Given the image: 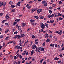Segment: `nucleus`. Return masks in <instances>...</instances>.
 Listing matches in <instances>:
<instances>
[{
    "mask_svg": "<svg viewBox=\"0 0 64 64\" xmlns=\"http://www.w3.org/2000/svg\"><path fill=\"white\" fill-rule=\"evenodd\" d=\"M58 16V14H55V17H57Z\"/></svg>",
    "mask_w": 64,
    "mask_h": 64,
    "instance_id": "nucleus-57",
    "label": "nucleus"
},
{
    "mask_svg": "<svg viewBox=\"0 0 64 64\" xmlns=\"http://www.w3.org/2000/svg\"><path fill=\"white\" fill-rule=\"evenodd\" d=\"M28 40H27L26 41V42L24 43V45H25L26 44H27V43H28Z\"/></svg>",
    "mask_w": 64,
    "mask_h": 64,
    "instance_id": "nucleus-44",
    "label": "nucleus"
},
{
    "mask_svg": "<svg viewBox=\"0 0 64 64\" xmlns=\"http://www.w3.org/2000/svg\"><path fill=\"white\" fill-rule=\"evenodd\" d=\"M16 61L15 60L14 62L13 63V64H16Z\"/></svg>",
    "mask_w": 64,
    "mask_h": 64,
    "instance_id": "nucleus-53",
    "label": "nucleus"
},
{
    "mask_svg": "<svg viewBox=\"0 0 64 64\" xmlns=\"http://www.w3.org/2000/svg\"><path fill=\"white\" fill-rule=\"evenodd\" d=\"M46 62L44 61L43 62V64H46Z\"/></svg>",
    "mask_w": 64,
    "mask_h": 64,
    "instance_id": "nucleus-64",
    "label": "nucleus"
},
{
    "mask_svg": "<svg viewBox=\"0 0 64 64\" xmlns=\"http://www.w3.org/2000/svg\"><path fill=\"white\" fill-rule=\"evenodd\" d=\"M17 5H18V6H20V2H18L17 4Z\"/></svg>",
    "mask_w": 64,
    "mask_h": 64,
    "instance_id": "nucleus-32",
    "label": "nucleus"
},
{
    "mask_svg": "<svg viewBox=\"0 0 64 64\" xmlns=\"http://www.w3.org/2000/svg\"><path fill=\"white\" fill-rule=\"evenodd\" d=\"M43 24V23L42 22L40 24V26H41V28L42 29H44V28H45V24Z\"/></svg>",
    "mask_w": 64,
    "mask_h": 64,
    "instance_id": "nucleus-1",
    "label": "nucleus"
},
{
    "mask_svg": "<svg viewBox=\"0 0 64 64\" xmlns=\"http://www.w3.org/2000/svg\"><path fill=\"white\" fill-rule=\"evenodd\" d=\"M18 30H19V31H20V30H21V26H19L18 28Z\"/></svg>",
    "mask_w": 64,
    "mask_h": 64,
    "instance_id": "nucleus-7",
    "label": "nucleus"
},
{
    "mask_svg": "<svg viewBox=\"0 0 64 64\" xmlns=\"http://www.w3.org/2000/svg\"><path fill=\"white\" fill-rule=\"evenodd\" d=\"M3 13H1L0 14V15L1 16H2L3 15Z\"/></svg>",
    "mask_w": 64,
    "mask_h": 64,
    "instance_id": "nucleus-59",
    "label": "nucleus"
},
{
    "mask_svg": "<svg viewBox=\"0 0 64 64\" xmlns=\"http://www.w3.org/2000/svg\"><path fill=\"white\" fill-rule=\"evenodd\" d=\"M16 48H20V46H15Z\"/></svg>",
    "mask_w": 64,
    "mask_h": 64,
    "instance_id": "nucleus-14",
    "label": "nucleus"
},
{
    "mask_svg": "<svg viewBox=\"0 0 64 64\" xmlns=\"http://www.w3.org/2000/svg\"><path fill=\"white\" fill-rule=\"evenodd\" d=\"M48 32L49 33H50V34L52 33V31L51 30H49L48 31Z\"/></svg>",
    "mask_w": 64,
    "mask_h": 64,
    "instance_id": "nucleus-46",
    "label": "nucleus"
},
{
    "mask_svg": "<svg viewBox=\"0 0 64 64\" xmlns=\"http://www.w3.org/2000/svg\"><path fill=\"white\" fill-rule=\"evenodd\" d=\"M58 16H61L62 15V14H60L58 13Z\"/></svg>",
    "mask_w": 64,
    "mask_h": 64,
    "instance_id": "nucleus-36",
    "label": "nucleus"
},
{
    "mask_svg": "<svg viewBox=\"0 0 64 64\" xmlns=\"http://www.w3.org/2000/svg\"><path fill=\"white\" fill-rule=\"evenodd\" d=\"M45 26L46 27V28H48V24H47V23H46L45 24Z\"/></svg>",
    "mask_w": 64,
    "mask_h": 64,
    "instance_id": "nucleus-23",
    "label": "nucleus"
},
{
    "mask_svg": "<svg viewBox=\"0 0 64 64\" xmlns=\"http://www.w3.org/2000/svg\"><path fill=\"white\" fill-rule=\"evenodd\" d=\"M38 40V39H36L35 40V42H37Z\"/></svg>",
    "mask_w": 64,
    "mask_h": 64,
    "instance_id": "nucleus-56",
    "label": "nucleus"
},
{
    "mask_svg": "<svg viewBox=\"0 0 64 64\" xmlns=\"http://www.w3.org/2000/svg\"><path fill=\"white\" fill-rule=\"evenodd\" d=\"M59 19L60 20H63V18H59Z\"/></svg>",
    "mask_w": 64,
    "mask_h": 64,
    "instance_id": "nucleus-47",
    "label": "nucleus"
},
{
    "mask_svg": "<svg viewBox=\"0 0 64 64\" xmlns=\"http://www.w3.org/2000/svg\"><path fill=\"white\" fill-rule=\"evenodd\" d=\"M50 41V39H49V38H48L46 40V42L47 43L48 42H49Z\"/></svg>",
    "mask_w": 64,
    "mask_h": 64,
    "instance_id": "nucleus-26",
    "label": "nucleus"
},
{
    "mask_svg": "<svg viewBox=\"0 0 64 64\" xmlns=\"http://www.w3.org/2000/svg\"><path fill=\"white\" fill-rule=\"evenodd\" d=\"M40 19H44V16H42V15L41 14L40 16Z\"/></svg>",
    "mask_w": 64,
    "mask_h": 64,
    "instance_id": "nucleus-4",
    "label": "nucleus"
},
{
    "mask_svg": "<svg viewBox=\"0 0 64 64\" xmlns=\"http://www.w3.org/2000/svg\"><path fill=\"white\" fill-rule=\"evenodd\" d=\"M9 29H8L7 30H6L5 31V33H7V32H9Z\"/></svg>",
    "mask_w": 64,
    "mask_h": 64,
    "instance_id": "nucleus-27",
    "label": "nucleus"
},
{
    "mask_svg": "<svg viewBox=\"0 0 64 64\" xmlns=\"http://www.w3.org/2000/svg\"><path fill=\"white\" fill-rule=\"evenodd\" d=\"M48 18H51V15L50 14L48 15Z\"/></svg>",
    "mask_w": 64,
    "mask_h": 64,
    "instance_id": "nucleus-39",
    "label": "nucleus"
},
{
    "mask_svg": "<svg viewBox=\"0 0 64 64\" xmlns=\"http://www.w3.org/2000/svg\"><path fill=\"white\" fill-rule=\"evenodd\" d=\"M9 37H10V36H8L6 38V40H8V39H9Z\"/></svg>",
    "mask_w": 64,
    "mask_h": 64,
    "instance_id": "nucleus-30",
    "label": "nucleus"
},
{
    "mask_svg": "<svg viewBox=\"0 0 64 64\" xmlns=\"http://www.w3.org/2000/svg\"><path fill=\"white\" fill-rule=\"evenodd\" d=\"M20 56V55L19 54H17L16 55V56L17 58H19V56Z\"/></svg>",
    "mask_w": 64,
    "mask_h": 64,
    "instance_id": "nucleus-38",
    "label": "nucleus"
},
{
    "mask_svg": "<svg viewBox=\"0 0 64 64\" xmlns=\"http://www.w3.org/2000/svg\"><path fill=\"white\" fill-rule=\"evenodd\" d=\"M27 8H28V9H30L31 8V6H30L27 7Z\"/></svg>",
    "mask_w": 64,
    "mask_h": 64,
    "instance_id": "nucleus-33",
    "label": "nucleus"
},
{
    "mask_svg": "<svg viewBox=\"0 0 64 64\" xmlns=\"http://www.w3.org/2000/svg\"><path fill=\"white\" fill-rule=\"evenodd\" d=\"M54 46L55 47H56L57 46V44H54Z\"/></svg>",
    "mask_w": 64,
    "mask_h": 64,
    "instance_id": "nucleus-61",
    "label": "nucleus"
},
{
    "mask_svg": "<svg viewBox=\"0 0 64 64\" xmlns=\"http://www.w3.org/2000/svg\"><path fill=\"white\" fill-rule=\"evenodd\" d=\"M6 21H7V20H4L2 22V23H4V22H5Z\"/></svg>",
    "mask_w": 64,
    "mask_h": 64,
    "instance_id": "nucleus-20",
    "label": "nucleus"
},
{
    "mask_svg": "<svg viewBox=\"0 0 64 64\" xmlns=\"http://www.w3.org/2000/svg\"><path fill=\"white\" fill-rule=\"evenodd\" d=\"M25 10V7H24L23 8L22 11H24Z\"/></svg>",
    "mask_w": 64,
    "mask_h": 64,
    "instance_id": "nucleus-35",
    "label": "nucleus"
},
{
    "mask_svg": "<svg viewBox=\"0 0 64 64\" xmlns=\"http://www.w3.org/2000/svg\"><path fill=\"white\" fill-rule=\"evenodd\" d=\"M50 46H52V47H53L54 46V44H50Z\"/></svg>",
    "mask_w": 64,
    "mask_h": 64,
    "instance_id": "nucleus-29",
    "label": "nucleus"
},
{
    "mask_svg": "<svg viewBox=\"0 0 64 64\" xmlns=\"http://www.w3.org/2000/svg\"><path fill=\"white\" fill-rule=\"evenodd\" d=\"M20 63H21V62L20 61H18V64H20Z\"/></svg>",
    "mask_w": 64,
    "mask_h": 64,
    "instance_id": "nucleus-63",
    "label": "nucleus"
},
{
    "mask_svg": "<svg viewBox=\"0 0 64 64\" xmlns=\"http://www.w3.org/2000/svg\"><path fill=\"white\" fill-rule=\"evenodd\" d=\"M42 11V10L40 9V10H37V12L38 14H40V12H41Z\"/></svg>",
    "mask_w": 64,
    "mask_h": 64,
    "instance_id": "nucleus-5",
    "label": "nucleus"
},
{
    "mask_svg": "<svg viewBox=\"0 0 64 64\" xmlns=\"http://www.w3.org/2000/svg\"><path fill=\"white\" fill-rule=\"evenodd\" d=\"M14 34H17L18 33V32H14Z\"/></svg>",
    "mask_w": 64,
    "mask_h": 64,
    "instance_id": "nucleus-50",
    "label": "nucleus"
},
{
    "mask_svg": "<svg viewBox=\"0 0 64 64\" xmlns=\"http://www.w3.org/2000/svg\"><path fill=\"white\" fill-rule=\"evenodd\" d=\"M32 61H35V58H34L32 59Z\"/></svg>",
    "mask_w": 64,
    "mask_h": 64,
    "instance_id": "nucleus-48",
    "label": "nucleus"
},
{
    "mask_svg": "<svg viewBox=\"0 0 64 64\" xmlns=\"http://www.w3.org/2000/svg\"><path fill=\"white\" fill-rule=\"evenodd\" d=\"M3 5V2H0V7H1Z\"/></svg>",
    "mask_w": 64,
    "mask_h": 64,
    "instance_id": "nucleus-9",
    "label": "nucleus"
},
{
    "mask_svg": "<svg viewBox=\"0 0 64 64\" xmlns=\"http://www.w3.org/2000/svg\"><path fill=\"white\" fill-rule=\"evenodd\" d=\"M5 25H7L8 26V25H9V24L8 23H5Z\"/></svg>",
    "mask_w": 64,
    "mask_h": 64,
    "instance_id": "nucleus-54",
    "label": "nucleus"
},
{
    "mask_svg": "<svg viewBox=\"0 0 64 64\" xmlns=\"http://www.w3.org/2000/svg\"><path fill=\"white\" fill-rule=\"evenodd\" d=\"M5 18H6L7 20H8L9 19V15L7 14L6 15V16H5Z\"/></svg>",
    "mask_w": 64,
    "mask_h": 64,
    "instance_id": "nucleus-3",
    "label": "nucleus"
},
{
    "mask_svg": "<svg viewBox=\"0 0 64 64\" xmlns=\"http://www.w3.org/2000/svg\"><path fill=\"white\" fill-rule=\"evenodd\" d=\"M56 6V4H54L52 5V6L54 7L55 6Z\"/></svg>",
    "mask_w": 64,
    "mask_h": 64,
    "instance_id": "nucleus-43",
    "label": "nucleus"
},
{
    "mask_svg": "<svg viewBox=\"0 0 64 64\" xmlns=\"http://www.w3.org/2000/svg\"><path fill=\"white\" fill-rule=\"evenodd\" d=\"M40 50L42 51H44V48H41Z\"/></svg>",
    "mask_w": 64,
    "mask_h": 64,
    "instance_id": "nucleus-41",
    "label": "nucleus"
},
{
    "mask_svg": "<svg viewBox=\"0 0 64 64\" xmlns=\"http://www.w3.org/2000/svg\"><path fill=\"white\" fill-rule=\"evenodd\" d=\"M55 15V14H52L51 15V17H53V16H54Z\"/></svg>",
    "mask_w": 64,
    "mask_h": 64,
    "instance_id": "nucleus-51",
    "label": "nucleus"
},
{
    "mask_svg": "<svg viewBox=\"0 0 64 64\" xmlns=\"http://www.w3.org/2000/svg\"><path fill=\"white\" fill-rule=\"evenodd\" d=\"M36 45H35V44H34L32 46L33 48H36Z\"/></svg>",
    "mask_w": 64,
    "mask_h": 64,
    "instance_id": "nucleus-10",
    "label": "nucleus"
},
{
    "mask_svg": "<svg viewBox=\"0 0 64 64\" xmlns=\"http://www.w3.org/2000/svg\"><path fill=\"white\" fill-rule=\"evenodd\" d=\"M35 10H36V8H32L31 11V13H33V12L35 11Z\"/></svg>",
    "mask_w": 64,
    "mask_h": 64,
    "instance_id": "nucleus-6",
    "label": "nucleus"
},
{
    "mask_svg": "<svg viewBox=\"0 0 64 64\" xmlns=\"http://www.w3.org/2000/svg\"><path fill=\"white\" fill-rule=\"evenodd\" d=\"M30 21L31 23H33V22H35V20H33L31 19L30 20Z\"/></svg>",
    "mask_w": 64,
    "mask_h": 64,
    "instance_id": "nucleus-17",
    "label": "nucleus"
},
{
    "mask_svg": "<svg viewBox=\"0 0 64 64\" xmlns=\"http://www.w3.org/2000/svg\"><path fill=\"white\" fill-rule=\"evenodd\" d=\"M59 59V58L57 57H55L54 58V60H58Z\"/></svg>",
    "mask_w": 64,
    "mask_h": 64,
    "instance_id": "nucleus-12",
    "label": "nucleus"
},
{
    "mask_svg": "<svg viewBox=\"0 0 64 64\" xmlns=\"http://www.w3.org/2000/svg\"><path fill=\"white\" fill-rule=\"evenodd\" d=\"M33 3V2L32 1H30L29 2V4H31Z\"/></svg>",
    "mask_w": 64,
    "mask_h": 64,
    "instance_id": "nucleus-58",
    "label": "nucleus"
},
{
    "mask_svg": "<svg viewBox=\"0 0 64 64\" xmlns=\"http://www.w3.org/2000/svg\"><path fill=\"white\" fill-rule=\"evenodd\" d=\"M25 25H26V24L25 23H24L22 24V27H25Z\"/></svg>",
    "mask_w": 64,
    "mask_h": 64,
    "instance_id": "nucleus-8",
    "label": "nucleus"
},
{
    "mask_svg": "<svg viewBox=\"0 0 64 64\" xmlns=\"http://www.w3.org/2000/svg\"><path fill=\"white\" fill-rule=\"evenodd\" d=\"M61 60H59L58 61V64H60V63H61Z\"/></svg>",
    "mask_w": 64,
    "mask_h": 64,
    "instance_id": "nucleus-45",
    "label": "nucleus"
},
{
    "mask_svg": "<svg viewBox=\"0 0 64 64\" xmlns=\"http://www.w3.org/2000/svg\"><path fill=\"white\" fill-rule=\"evenodd\" d=\"M34 18H35L36 19H38V18H39V17L38 16H34Z\"/></svg>",
    "mask_w": 64,
    "mask_h": 64,
    "instance_id": "nucleus-24",
    "label": "nucleus"
},
{
    "mask_svg": "<svg viewBox=\"0 0 64 64\" xmlns=\"http://www.w3.org/2000/svg\"><path fill=\"white\" fill-rule=\"evenodd\" d=\"M11 7L12 8H14L15 6L14 5H12L11 6Z\"/></svg>",
    "mask_w": 64,
    "mask_h": 64,
    "instance_id": "nucleus-34",
    "label": "nucleus"
},
{
    "mask_svg": "<svg viewBox=\"0 0 64 64\" xmlns=\"http://www.w3.org/2000/svg\"><path fill=\"white\" fill-rule=\"evenodd\" d=\"M17 37L18 39H20L21 38V36L19 35H18L17 36Z\"/></svg>",
    "mask_w": 64,
    "mask_h": 64,
    "instance_id": "nucleus-19",
    "label": "nucleus"
},
{
    "mask_svg": "<svg viewBox=\"0 0 64 64\" xmlns=\"http://www.w3.org/2000/svg\"><path fill=\"white\" fill-rule=\"evenodd\" d=\"M42 4H45L46 3V1L45 0L43 1L42 2Z\"/></svg>",
    "mask_w": 64,
    "mask_h": 64,
    "instance_id": "nucleus-13",
    "label": "nucleus"
},
{
    "mask_svg": "<svg viewBox=\"0 0 64 64\" xmlns=\"http://www.w3.org/2000/svg\"><path fill=\"white\" fill-rule=\"evenodd\" d=\"M20 50L21 52H22V51H23V50H22V48H20Z\"/></svg>",
    "mask_w": 64,
    "mask_h": 64,
    "instance_id": "nucleus-55",
    "label": "nucleus"
},
{
    "mask_svg": "<svg viewBox=\"0 0 64 64\" xmlns=\"http://www.w3.org/2000/svg\"><path fill=\"white\" fill-rule=\"evenodd\" d=\"M49 37V36L47 34H45V38H47L48 37Z\"/></svg>",
    "mask_w": 64,
    "mask_h": 64,
    "instance_id": "nucleus-11",
    "label": "nucleus"
},
{
    "mask_svg": "<svg viewBox=\"0 0 64 64\" xmlns=\"http://www.w3.org/2000/svg\"><path fill=\"white\" fill-rule=\"evenodd\" d=\"M9 3L10 5H12V4H13V2L11 1H10L9 2Z\"/></svg>",
    "mask_w": 64,
    "mask_h": 64,
    "instance_id": "nucleus-31",
    "label": "nucleus"
},
{
    "mask_svg": "<svg viewBox=\"0 0 64 64\" xmlns=\"http://www.w3.org/2000/svg\"><path fill=\"white\" fill-rule=\"evenodd\" d=\"M30 29H31L30 28H28L27 30V31L28 32V31H30Z\"/></svg>",
    "mask_w": 64,
    "mask_h": 64,
    "instance_id": "nucleus-42",
    "label": "nucleus"
},
{
    "mask_svg": "<svg viewBox=\"0 0 64 64\" xmlns=\"http://www.w3.org/2000/svg\"><path fill=\"white\" fill-rule=\"evenodd\" d=\"M54 39L56 41H57V38L55 36H54Z\"/></svg>",
    "mask_w": 64,
    "mask_h": 64,
    "instance_id": "nucleus-15",
    "label": "nucleus"
},
{
    "mask_svg": "<svg viewBox=\"0 0 64 64\" xmlns=\"http://www.w3.org/2000/svg\"><path fill=\"white\" fill-rule=\"evenodd\" d=\"M12 43H13V46H14L15 45V42H14V41H13Z\"/></svg>",
    "mask_w": 64,
    "mask_h": 64,
    "instance_id": "nucleus-40",
    "label": "nucleus"
},
{
    "mask_svg": "<svg viewBox=\"0 0 64 64\" xmlns=\"http://www.w3.org/2000/svg\"><path fill=\"white\" fill-rule=\"evenodd\" d=\"M59 3L61 5V4H62V2L61 1H59Z\"/></svg>",
    "mask_w": 64,
    "mask_h": 64,
    "instance_id": "nucleus-52",
    "label": "nucleus"
},
{
    "mask_svg": "<svg viewBox=\"0 0 64 64\" xmlns=\"http://www.w3.org/2000/svg\"><path fill=\"white\" fill-rule=\"evenodd\" d=\"M59 51H62V49L61 48H59L58 49Z\"/></svg>",
    "mask_w": 64,
    "mask_h": 64,
    "instance_id": "nucleus-60",
    "label": "nucleus"
},
{
    "mask_svg": "<svg viewBox=\"0 0 64 64\" xmlns=\"http://www.w3.org/2000/svg\"><path fill=\"white\" fill-rule=\"evenodd\" d=\"M50 23H51V24L52 23H53V22H54V20H50Z\"/></svg>",
    "mask_w": 64,
    "mask_h": 64,
    "instance_id": "nucleus-21",
    "label": "nucleus"
},
{
    "mask_svg": "<svg viewBox=\"0 0 64 64\" xmlns=\"http://www.w3.org/2000/svg\"><path fill=\"white\" fill-rule=\"evenodd\" d=\"M20 21V19H16L15 21V22H19Z\"/></svg>",
    "mask_w": 64,
    "mask_h": 64,
    "instance_id": "nucleus-18",
    "label": "nucleus"
},
{
    "mask_svg": "<svg viewBox=\"0 0 64 64\" xmlns=\"http://www.w3.org/2000/svg\"><path fill=\"white\" fill-rule=\"evenodd\" d=\"M14 60H16L17 59V56H16L14 57Z\"/></svg>",
    "mask_w": 64,
    "mask_h": 64,
    "instance_id": "nucleus-49",
    "label": "nucleus"
},
{
    "mask_svg": "<svg viewBox=\"0 0 64 64\" xmlns=\"http://www.w3.org/2000/svg\"><path fill=\"white\" fill-rule=\"evenodd\" d=\"M32 38H35V36L34 35H32Z\"/></svg>",
    "mask_w": 64,
    "mask_h": 64,
    "instance_id": "nucleus-62",
    "label": "nucleus"
},
{
    "mask_svg": "<svg viewBox=\"0 0 64 64\" xmlns=\"http://www.w3.org/2000/svg\"><path fill=\"white\" fill-rule=\"evenodd\" d=\"M48 12L50 14H51L52 13V12L51 10H48Z\"/></svg>",
    "mask_w": 64,
    "mask_h": 64,
    "instance_id": "nucleus-28",
    "label": "nucleus"
},
{
    "mask_svg": "<svg viewBox=\"0 0 64 64\" xmlns=\"http://www.w3.org/2000/svg\"><path fill=\"white\" fill-rule=\"evenodd\" d=\"M16 24H17V22H15L13 24V25L14 26Z\"/></svg>",
    "mask_w": 64,
    "mask_h": 64,
    "instance_id": "nucleus-25",
    "label": "nucleus"
},
{
    "mask_svg": "<svg viewBox=\"0 0 64 64\" xmlns=\"http://www.w3.org/2000/svg\"><path fill=\"white\" fill-rule=\"evenodd\" d=\"M62 34V31H60V32H58V34H60V35H61Z\"/></svg>",
    "mask_w": 64,
    "mask_h": 64,
    "instance_id": "nucleus-22",
    "label": "nucleus"
},
{
    "mask_svg": "<svg viewBox=\"0 0 64 64\" xmlns=\"http://www.w3.org/2000/svg\"><path fill=\"white\" fill-rule=\"evenodd\" d=\"M20 35L22 37H24L25 36V35L24 34H20Z\"/></svg>",
    "mask_w": 64,
    "mask_h": 64,
    "instance_id": "nucleus-16",
    "label": "nucleus"
},
{
    "mask_svg": "<svg viewBox=\"0 0 64 64\" xmlns=\"http://www.w3.org/2000/svg\"><path fill=\"white\" fill-rule=\"evenodd\" d=\"M40 49V48H36V52H37V53H39V52H40L41 51Z\"/></svg>",
    "mask_w": 64,
    "mask_h": 64,
    "instance_id": "nucleus-2",
    "label": "nucleus"
},
{
    "mask_svg": "<svg viewBox=\"0 0 64 64\" xmlns=\"http://www.w3.org/2000/svg\"><path fill=\"white\" fill-rule=\"evenodd\" d=\"M44 60V59H42V60H40V63H42V61H43V60Z\"/></svg>",
    "mask_w": 64,
    "mask_h": 64,
    "instance_id": "nucleus-37",
    "label": "nucleus"
}]
</instances>
